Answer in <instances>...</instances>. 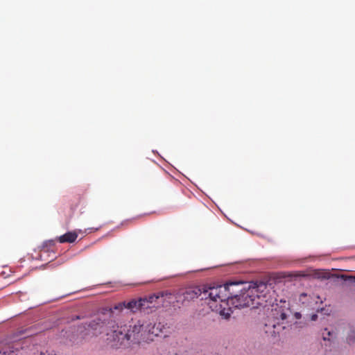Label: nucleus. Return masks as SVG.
Instances as JSON below:
<instances>
[{"label": "nucleus", "mask_w": 355, "mask_h": 355, "mask_svg": "<svg viewBox=\"0 0 355 355\" xmlns=\"http://www.w3.org/2000/svg\"><path fill=\"white\" fill-rule=\"evenodd\" d=\"M266 288L267 285L263 282H248L245 289V307L254 309L262 305L266 301L264 292Z\"/></svg>", "instance_id": "4"}, {"label": "nucleus", "mask_w": 355, "mask_h": 355, "mask_svg": "<svg viewBox=\"0 0 355 355\" xmlns=\"http://www.w3.org/2000/svg\"><path fill=\"white\" fill-rule=\"evenodd\" d=\"M236 282H230L223 286H227V297L223 300L218 299V302L214 304L209 303V307L216 311H218L220 315L223 316L224 318L227 319L230 318L233 309H240L244 306V300L243 297L235 295L232 296L230 288L232 286L236 285Z\"/></svg>", "instance_id": "2"}, {"label": "nucleus", "mask_w": 355, "mask_h": 355, "mask_svg": "<svg viewBox=\"0 0 355 355\" xmlns=\"http://www.w3.org/2000/svg\"><path fill=\"white\" fill-rule=\"evenodd\" d=\"M0 355H8L6 352L0 351Z\"/></svg>", "instance_id": "15"}, {"label": "nucleus", "mask_w": 355, "mask_h": 355, "mask_svg": "<svg viewBox=\"0 0 355 355\" xmlns=\"http://www.w3.org/2000/svg\"><path fill=\"white\" fill-rule=\"evenodd\" d=\"M159 299L158 295H152L148 297L140 298L141 311L148 313L155 311L158 307L157 301Z\"/></svg>", "instance_id": "7"}, {"label": "nucleus", "mask_w": 355, "mask_h": 355, "mask_svg": "<svg viewBox=\"0 0 355 355\" xmlns=\"http://www.w3.org/2000/svg\"><path fill=\"white\" fill-rule=\"evenodd\" d=\"M124 308L126 309V302H120L118 304H116L114 306V309L115 310H119V311H121L123 310Z\"/></svg>", "instance_id": "11"}, {"label": "nucleus", "mask_w": 355, "mask_h": 355, "mask_svg": "<svg viewBox=\"0 0 355 355\" xmlns=\"http://www.w3.org/2000/svg\"><path fill=\"white\" fill-rule=\"evenodd\" d=\"M295 315L297 318H299L300 317V314L299 313H296Z\"/></svg>", "instance_id": "17"}, {"label": "nucleus", "mask_w": 355, "mask_h": 355, "mask_svg": "<svg viewBox=\"0 0 355 355\" xmlns=\"http://www.w3.org/2000/svg\"><path fill=\"white\" fill-rule=\"evenodd\" d=\"M126 309L132 313H136L138 311H141L140 298L138 300L134 299L126 302Z\"/></svg>", "instance_id": "10"}, {"label": "nucleus", "mask_w": 355, "mask_h": 355, "mask_svg": "<svg viewBox=\"0 0 355 355\" xmlns=\"http://www.w3.org/2000/svg\"><path fill=\"white\" fill-rule=\"evenodd\" d=\"M347 340L349 344L354 343L355 340V331H352L351 334L348 336Z\"/></svg>", "instance_id": "12"}, {"label": "nucleus", "mask_w": 355, "mask_h": 355, "mask_svg": "<svg viewBox=\"0 0 355 355\" xmlns=\"http://www.w3.org/2000/svg\"><path fill=\"white\" fill-rule=\"evenodd\" d=\"M162 297L171 302L173 306L180 308L189 304L191 301L200 298L201 300H209L214 304L218 302V299L223 300L227 297V286H216L212 287L191 286L179 290L175 294L171 293H162Z\"/></svg>", "instance_id": "1"}, {"label": "nucleus", "mask_w": 355, "mask_h": 355, "mask_svg": "<svg viewBox=\"0 0 355 355\" xmlns=\"http://www.w3.org/2000/svg\"><path fill=\"white\" fill-rule=\"evenodd\" d=\"M78 237V234L76 232H68L66 234L59 236L58 241L60 243H73Z\"/></svg>", "instance_id": "9"}, {"label": "nucleus", "mask_w": 355, "mask_h": 355, "mask_svg": "<svg viewBox=\"0 0 355 355\" xmlns=\"http://www.w3.org/2000/svg\"><path fill=\"white\" fill-rule=\"evenodd\" d=\"M306 296H307L306 293H301L300 295V300L302 301L303 297H305Z\"/></svg>", "instance_id": "14"}, {"label": "nucleus", "mask_w": 355, "mask_h": 355, "mask_svg": "<svg viewBox=\"0 0 355 355\" xmlns=\"http://www.w3.org/2000/svg\"><path fill=\"white\" fill-rule=\"evenodd\" d=\"M112 309L106 310L98 313L88 324L85 329L93 336H97L107 331L109 328H114L115 322L112 320Z\"/></svg>", "instance_id": "3"}, {"label": "nucleus", "mask_w": 355, "mask_h": 355, "mask_svg": "<svg viewBox=\"0 0 355 355\" xmlns=\"http://www.w3.org/2000/svg\"><path fill=\"white\" fill-rule=\"evenodd\" d=\"M272 327H273L274 328H275V327H276V324H272Z\"/></svg>", "instance_id": "19"}, {"label": "nucleus", "mask_w": 355, "mask_h": 355, "mask_svg": "<svg viewBox=\"0 0 355 355\" xmlns=\"http://www.w3.org/2000/svg\"><path fill=\"white\" fill-rule=\"evenodd\" d=\"M143 329L144 325L139 321L134 325H125V331L128 333L130 336H127L128 344L130 343H139L143 338Z\"/></svg>", "instance_id": "6"}, {"label": "nucleus", "mask_w": 355, "mask_h": 355, "mask_svg": "<svg viewBox=\"0 0 355 355\" xmlns=\"http://www.w3.org/2000/svg\"><path fill=\"white\" fill-rule=\"evenodd\" d=\"M317 318V315H313L312 316V319H313V320H315V318Z\"/></svg>", "instance_id": "18"}, {"label": "nucleus", "mask_w": 355, "mask_h": 355, "mask_svg": "<svg viewBox=\"0 0 355 355\" xmlns=\"http://www.w3.org/2000/svg\"><path fill=\"white\" fill-rule=\"evenodd\" d=\"M280 302L282 303V305L279 306L277 304L275 308L272 309L273 318L278 321L286 320L291 312L289 304L286 301L281 300Z\"/></svg>", "instance_id": "8"}, {"label": "nucleus", "mask_w": 355, "mask_h": 355, "mask_svg": "<svg viewBox=\"0 0 355 355\" xmlns=\"http://www.w3.org/2000/svg\"><path fill=\"white\" fill-rule=\"evenodd\" d=\"M107 340L112 347H119L121 346H127V336H130L125 331V325L119 327L116 329L112 330L111 332H107Z\"/></svg>", "instance_id": "5"}, {"label": "nucleus", "mask_w": 355, "mask_h": 355, "mask_svg": "<svg viewBox=\"0 0 355 355\" xmlns=\"http://www.w3.org/2000/svg\"><path fill=\"white\" fill-rule=\"evenodd\" d=\"M48 355H58V354H57L54 353L53 352H52L49 353Z\"/></svg>", "instance_id": "16"}, {"label": "nucleus", "mask_w": 355, "mask_h": 355, "mask_svg": "<svg viewBox=\"0 0 355 355\" xmlns=\"http://www.w3.org/2000/svg\"><path fill=\"white\" fill-rule=\"evenodd\" d=\"M324 340H327V338L324 336H323Z\"/></svg>", "instance_id": "21"}, {"label": "nucleus", "mask_w": 355, "mask_h": 355, "mask_svg": "<svg viewBox=\"0 0 355 355\" xmlns=\"http://www.w3.org/2000/svg\"><path fill=\"white\" fill-rule=\"evenodd\" d=\"M327 334H328V336H330V335H331V332H330V331H328V332H327Z\"/></svg>", "instance_id": "20"}, {"label": "nucleus", "mask_w": 355, "mask_h": 355, "mask_svg": "<svg viewBox=\"0 0 355 355\" xmlns=\"http://www.w3.org/2000/svg\"><path fill=\"white\" fill-rule=\"evenodd\" d=\"M347 279L352 284H355V277H349Z\"/></svg>", "instance_id": "13"}]
</instances>
